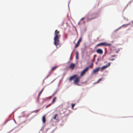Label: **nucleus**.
Segmentation results:
<instances>
[{
  "label": "nucleus",
  "instance_id": "1",
  "mask_svg": "<svg viewBox=\"0 0 133 133\" xmlns=\"http://www.w3.org/2000/svg\"><path fill=\"white\" fill-rule=\"evenodd\" d=\"M55 36L54 38V44L57 46L59 44V38L61 35L59 34V31L57 30H56L55 32Z\"/></svg>",
  "mask_w": 133,
  "mask_h": 133
},
{
  "label": "nucleus",
  "instance_id": "2",
  "mask_svg": "<svg viewBox=\"0 0 133 133\" xmlns=\"http://www.w3.org/2000/svg\"><path fill=\"white\" fill-rule=\"evenodd\" d=\"M111 44L109 43H107L106 42H102L101 43L98 44H97V46H111Z\"/></svg>",
  "mask_w": 133,
  "mask_h": 133
},
{
  "label": "nucleus",
  "instance_id": "3",
  "mask_svg": "<svg viewBox=\"0 0 133 133\" xmlns=\"http://www.w3.org/2000/svg\"><path fill=\"white\" fill-rule=\"evenodd\" d=\"M90 66L86 67L81 72L80 75V77H82L84 75L85 72L89 70Z\"/></svg>",
  "mask_w": 133,
  "mask_h": 133
},
{
  "label": "nucleus",
  "instance_id": "4",
  "mask_svg": "<svg viewBox=\"0 0 133 133\" xmlns=\"http://www.w3.org/2000/svg\"><path fill=\"white\" fill-rule=\"evenodd\" d=\"M80 77H78L76 78L74 81V83L75 84H78V83L80 81Z\"/></svg>",
  "mask_w": 133,
  "mask_h": 133
},
{
  "label": "nucleus",
  "instance_id": "5",
  "mask_svg": "<svg viewBox=\"0 0 133 133\" xmlns=\"http://www.w3.org/2000/svg\"><path fill=\"white\" fill-rule=\"evenodd\" d=\"M82 40V37H81L79 39L76 44L75 46V48H76L79 46L80 43L81 42Z\"/></svg>",
  "mask_w": 133,
  "mask_h": 133
},
{
  "label": "nucleus",
  "instance_id": "6",
  "mask_svg": "<svg viewBox=\"0 0 133 133\" xmlns=\"http://www.w3.org/2000/svg\"><path fill=\"white\" fill-rule=\"evenodd\" d=\"M110 65V63H108L106 65L104 66L101 68V71H102V70L104 69H105L109 66Z\"/></svg>",
  "mask_w": 133,
  "mask_h": 133
},
{
  "label": "nucleus",
  "instance_id": "7",
  "mask_svg": "<svg viewBox=\"0 0 133 133\" xmlns=\"http://www.w3.org/2000/svg\"><path fill=\"white\" fill-rule=\"evenodd\" d=\"M96 51L98 54L101 55H102L103 54V51L101 49H98L96 50Z\"/></svg>",
  "mask_w": 133,
  "mask_h": 133
},
{
  "label": "nucleus",
  "instance_id": "8",
  "mask_svg": "<svg viewBox=\"0 0 133 133\" xmlns=\"http://www.w3.org/2000/svg\"><path fill=\"white\" fill-rule=\"evenodd\" d=\"M77 76V74H76L72 76L71 77L69 78V80L70 81H71L74 79V78H76Z\"/></svg>",
  "mask_w": 133,
  "mask_h": 133
},
{
  "label": "nucleus",
  "instance_id": "9",
  "mask_svg": "<svg viewBox=\"0 0 133 133\" xmlns=\"http://www.w3.org/2000/svg\"><path fill=\"white\" fill-rule=\"evenodd\" d=\"M75 66V65L74 63H71L70 64L69 67L71 69H73L74 68Z\"/></svg>",
  "mask_w": 133,
  "mask_h": 133
},
{
  "label": "nucleus",
  "instance_id": "10",
  "mask_svg": "<svg viewBox=\"0 0 133 133\" xmlns=\"http://www.w3.org/2000/svg\"><path fill=\"white\" fill-rule=\"evenodd\" d=\"M100 68L98 67L97 68L93 70V72L94 73H95L98 72Z\"/></svg>",
  "mask_w": 133,
  "mask_h": 133
},
{
  "label": "nucleus",
  "instance_id": "11",
  "mask_svg": "<svg viewBox=\"0 0 133 133\" xmlns=\"http://www.w3.org/2000/svg\"><path fill=\"white\" fill-rule=\"evenodd\" d=\"M58 67V66H55L52 67L51 70V72H52L54 71Z\"/></svg>",
  "mask_w": 133,
  "mask_h": 133
},
{
  "label": "nucleus",
  "instance_id": "12",
  "mask_svg": "<svg viewBox=\"0 0 133 133\" xmlns=\"http://www.w3.org/2000/svg\"><path fill=\"white\" fill-rule=\"evenodd\" d=\"M42 121L44 123H45L46 121L45 118V116H44L42 118Z\"/></svg>",
  "mask_w": 133,
  "mask_h": 133
},
{
  "label": "nucleus",
  "instance_id": "13",
  "mask_svg": "<svg viewBox=\"0 0 133 133\" xmlns=\"http://www.w3.org/2000/svg\"><path fill=\"white\" fill-rule=\"evenodd\" d=\"M56 97H55L51 101V104H53L55 103V101H56Z\"/></svg>",
  "mask_w": 133,
  "mask_h": 133
},
{
  "label": "nucleus",
  "instance_id": "14",
  "mask_svg": "<svg viewBox=\"0 0 133 133\" xmlns=\"http://www.w3.org/2000/svg\"><path fill=\"white\" fill-rule=\"evenodd\" d=\"M96 18V17H92L91 18H88L87 19V21H90L91 20L94 19Z\"/></svg>",
  "mask_w": 133,
  "mask_h": 133
},
{
  "label": "nucleus",
  "instance_id": "15",
  "mask_svg": "<svg viewBox=\"0 0 133 133\" xmlns=\"http://www.w3.org/2000/svg\"><path fill=\"white\" fill-rule=\"evenodd\" d=\"M76 58L78 59V52H76Z\"/></svg>",
  "mask_w": 133,
  "mask_h": 133
},
{
  "label": "nucleus",
  "instance_id": "16",
  "mask_svg": "<svg viewBox=\"0 0 133 133\" xmlns=\"http://www.w3.org/2000/svg\"><path fill=\"white\" fill-rule=\"evenodd\" d=\"M129 24H123L122 25V26H123L124 27H126L127 26L129 25Z\"/></svg>",
  "mask_w": 133,
  "mask_h": 133
},
{
  "label": "nucleus",
  "instance_id": "17",
  "mask_svg": "<svg viewBox=\"0 0 133 133\" xmlns=\"http://www.w3.org/2000/svg\"><path fill=\"white\" fill-rule=\"evenodd\" d=\"M76 105L75 104H71V107L72 109H73L74 107Z\"/></svg>",
  "mask_w": 133,
  "mask_h": 133
},
{
  "label": "nucleus",
  "instance_id": "18",
  "mask_svg": "<svg viewBox=\"0 0 133 133\" xmlns=\"http://www.w3.org/2000/svg\"><path fill=\"white\" fill-rule=\"evenodd\" d=\"M44 89V88H43L42 89V90L41 91L39 92V94H38V96H39L41 94V93H42V91Z\"/></svg>",
  "mask_w": 133,
  "mask_h": 133
},
{
  "label": "nucleus",
  "instance_id": "19",
  "mask_svg": "<svg viewBox=\"0 0 133 133\" xmlns=\"http://www.w3.org/2000/svg\"><path fill=\"white\" fill-rule=\"evenodd\" d=\"M58 116V115L57 114H56L54 117L53 118L54 119H56V117L57 116Z\"/></svg>",
  "mask_w": 133,
  "mask_h": 133
},
{
  "label": "nucleus",
  "instance_id": "20",
  "mask_svg": "<svg viewBox=\"0 0 133 133\" xmlns=\"http://www.w3.org/2000/svg\"><path fill=\"white\" fill-rule=\"evenodd\" d=\"M102 80L101 78L99 79L96 82L97 83H98L99 82Z\"/></svg>",
  "mask_w": 133,
  "mask_h": 133
},
{
  "label": "nucleus",
  "instance_id": "21",
  "mask_svg": "<svg viewBox=\"0 0 133 133\" xmlns=\"http://www.w3.org/2000/svg\"><path fill=\"white\" fill-rule=\"evenodd\" d=\"M116 55H113L111 56V57H116Z\"/></svg>",
  "mask_w": 133,
  "mask_h": 133
},
{
  "label": "nucleus",
  "instance_id": "22",
  "mask_svg": "<svg viewBox=\"0 0 133 133\" xmlns=\"http://www.w3.org/2000/svg\"><path fill=\"white\" fill-rule=\"evenodd\" d=\"M115 59L114 58L110 59V60L111 61H113L115 60Z\"/></svg>",
  "mask_w": 133,
  "mask_h": 133
},
{
  "label": "nucleus",
  "instance_id": "23",
  "mask_svg": "<svg viewBox=\"0 0 133 133\" xmlns=\"http://www.w3.org/2000/svg\"><path fill=\"white\" fill-rule=\"evenodd\" d=\"M52 104H51V103H50V104H49L48 105V106L49 107V106H50Z\"/></svg>",
  "mask_w": 133,
  "mask_h": 133
},
{
  "label": "nucleus",
  "instance_id": "24",
  "mask_svg": "<svg viewBox=\"0 0 133 133\" xmlns=\"http://www.w3.org/2000/svg\"><path fill=\"white\" fill-rule=\"evenodd\" d=\"M84 19V18H82L81 19V20H83Z\"/></svg>",
  "mask_w": 133,
  "mask_h": 133
},
{
  "label": "nucleus",
  "instance_id": "25",
  "mask_svg": "<svg viewBox=\"0 0 133 133\" xmlns=\"http://www.w3.org/2000/svg\"><path fill=\"white\" fill-rule=\"evenodd\" d=\"M94 60H95V57H94V59H93L92 60V61L94 62Z\"/></svg>",
  "mask_w": 133,
  "mask_h": 133
},
{
  "label": "nucleus",
  "instance_id": "26",
  "mask_svg": "<svg viewBox=\"0 0 133 133\" xmlns=\"http://www.w3.org/2000/svg\"><path fill=\"white\" fill-rule=\"evenodd\" d=\"M48 107H49V106H48V105H47L46 106V108H48Z\"/></svg>",
  "mask_w": 133,
  "mask_h": 133
},
{
  "label": "nucleus",
  "instance_id": "27",
  "mask_svg": "<svg viewBox=\"0 0 133 133\" xmlns=\"http://www.w3.org/2000/svg\"><path fill=\"white\" fill-rule=\"evenodd\" d=\"M116 53H118V51H116Z\"/></svg>",
  "mask_w": 133,
  "mask_h": 133
},
{
  "label": "nucleus",
  "instance_id": "28",
  "mask_svg": "<svg viewBox=\"0 0 133 133\" xmlns=\"http://www.w3.org/2000/svg\"><path fill=\"white\" fill-rule=\"evenodd\" d=\"M97 60L98 61H99V58H98Z\"/></svg>",
  "mask_w": 133,
  "mask_h": 133
}]
</instances>
